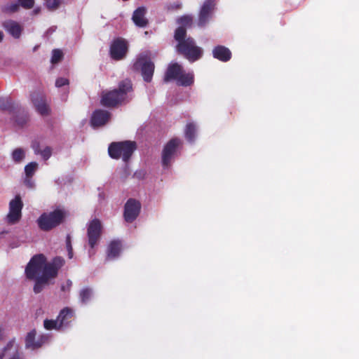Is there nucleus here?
Segmentation results:
<instances>
[{
	"mask_svg": "<svg viewBox=\"0 0 359 359\" xmlns=\"http://www.w3.org/2000/svg\"><path fill=\"white\" fill-rule=\"evenodd\" d=\"M65 260L60 257L54 258L52 262H47L46 257L38 254L32 257L25 270L27 278L34 280V292L40 293L46 285L55 279L58 270L64 265Z\"/></svg>",
	"mask_w": 359,
	"mask_h": 359,
	"instance_id": "1",
	"label": "nucleus"
},
{
	"mask_svg": "<svg viewBox=\"0 0 359 359\" xmlns=\"http://www.w3.org/2000/svg\"><path fill=\"white\" fill-rule=\"evenodd\" d=\"M194 18L191 15H185L177 19L179 25L175 32V39L178 41L177 50L183 54L189 60L195 61L199 59L201 50L195 45L194 41L188 38L185 39L186 29L192 26Z\"/></svg>",
	"mask_w": 359,
	"mask_h": 359,
	"instance_id": "2",
	"label": "nucleus"
},
{
	"mask_svg": "<svg viewBox=\"0 0 359 359\" xmlns=\"http://www.w3.org/2000/svg\"><path fill=\"white\" fill-rule=\"evenodd\" d=\"M132 88L131 82L128 80L120 83L118 89L104 92L102 95L101 104L105 107H114L125 100L126 93Z\"/></svg>",
	"mask_w": 359,
	"mask_h": 359,
	"instance_id": "3",
	"label": "nucleus"
},
{
	"mask_svg": "<svg viewBox=\"0 0 359 359\" xmlns=\"http://www.w3.org/2000/svg\"><path fill=\"white\" fill-rule=\"evenodd\" d=\"M171 80L176 81L178 85L187 86L193 83L194 76L191 73L185 72L179 64L172 63L168 66L164 77L166 82Z\"/></svg>",
	"mask_w": 359,
	"mask_h": 359,
	"instance_id": "4",
	"label": "nucleus"
},
{
	"mask_svg": "<svg viewBox=\"0 0 359 359\" xmlns=\"http://www.w3.org/2000/svg\"><path fill=\"white\" fill-rule=\"evenodd\" d=\"M65 217V211L55 210L43 213L36 220L39 227L43 231H50L60 225Z\"/></svg>",
	"mask_w": 359,
	"mask_h": 359,
	"instance_id": "5",
	"label": "nucleus"
},
{
	"mask_svg": "<svg viewBox=\"0 0 359 359\" xmlns=\"http://www.w3.org/2000/svg\"><path fill=\"white\" fill-rule=\"evenodd\" d=\"M135 149V142L126 141L111 143L109 147L108 152L112 158L118 159L122 158L124 161H127Z\"/></svg>",
	"mask_w": 359,
	"mask_h": 359,
	"instance_id": "6",
	"label": "nucleus"
},
{
	"mask_svg": "<svg viewBox=\"0 0 359 359\" xmlns=\"http://www.w3.org/2000/svg\"><path fill=\"white\" fill-rule=\"evenodd\" d=\"M134 69L141 72L145 81L150 82L151 81L154 71V64L151 60L147 53H144L139 55L134 64Z\"/></svg>",
	"mask_w": 359,
	"mask_h": 359,
	"instance_id": "7",
	"label": "nucleus"
},
{
	"mask_svg": "<svg viewBox=\"0 0 359 359\" xmlns=\"http://www.w3.org/2000/svg\"><path fill=\"white\" fill-rule=\"evenodd\" d=\"M23 203L20 195H17L9 203V212L6 215V221L8 224L18 223L22 217Z\"/></svg>",
	"mask_w": 359,
	"mask_h": 359,
	"instance_id": "8",
	"label": "nucleus"
},
{
	"mask_svg": "<svg viewBox=\"0 0 359 359\" xmlns=\"http://www.w3.org/2000/svg\"><path fill=\"white\" fill-rule=\"evenodd\" d=\"M181 145V140L177 138L170 140L164 147L162 153V163L163 166L168 167L175 156L177 148Z\"/></svg>",
	"mask_w": 359,
	"mask_h": 359,
	"instance_id": "9",
	"label": "nucleus"
},
{
	"mask_svg": "<svg viewBox=\"0 0 359 359\" xmlns=\"http://www.w3.org/2000/svg\"><path fill=\"white\" fill-rule=\"evenodd\" d=\"M102 225L100 220L95 219L90 222L88 227V238L90 246L93 248L100 239Z\"/></svg>",
	"mask_w": 359,
	"mask_h": 359,
	"instance_id": "10",
	"label": "nucleus"
},
{
	"mask_svg": "<svg viewBox=\"0 0 359 359\" xmlns=\"http://www.w3.org/2000/svg\"><path fill=\"white\" fill-rule=\"evenodd\" d=\"M140 203L135 199H129L125 205L124 218L126 222H132L138 216Z\"/></svg>",
	"mask_w": 359,
	"mask_h": 359,
	"instance_id": "11",
	"label": "nucleus"
},
{
	"mask_svg": "<svg viewBox=\"0 0 359 359\" xmlns=\"http://www.w3.org/2000/svg\"><path fill=\"white\" fill-rule=\"evenodd\" d=\"M128 46L125 40L118 39L115 40L110 48V54L113 59L121 60L123 59L127 53Z\"/></svg>",
	"mask_w": 359,
	"mask_h": 359,
	"instance_id": "12",
	"label": "nucleus"
},
{
	"mask_svg": "<svg viewBox=\"0 0 359 359\" xmlns=\"http://www.w3.org/2000/svg\"><path fill=\"white\" fill-rule=\"evenodd\" d=\"M36 332L33 330L27 333L25 338V346L27 348L36 349L41 347L48 339V337L40 335L36 339Z\"/></svg>",
	"mask_w": 359,
	"mask_h": 359,
	"instance_id": "13",
	"label": "nucleus"
},
{
	"mask_svg": "<svg viewBox=\"0 0 359 359\" xmlns=\"http://www.w3.org/2000/svg\"><path fill=\"white\" fill-rule=\"evenodd\" d=\"M32 102L40 114L46 116L49 114L50 109L43 95L34 93L32 95Z\"/></svg>",
	"mask_w": 359,
	"mask_h": 359,
	"instance_id": "14",
	"label": "nucleus"
},
{
	"mask_svg": "<svg viewBox=\"0 0 359 359\" xmlns=\"http://www.w3.org/2000/svg\"><path fill=\"white\" fill-rule=\"evenodd\" d=\"M110 118V114L104 110H96L92 116L91 124L95 127L104 126Z\"/></svg>",
	"mask_w": 359,
	"mask_h": 359,
	"instance_id": "15",
	"label": "nucleus"
},
{
	"mask_svg": "<svg viewBox=\"0 0 359 359\" xmlns=\"http://www.w3.org/2000/svg\"><path fill=\"white\" fill-rule=\"evenodd\" d=\"M213 57L223 62L229 61L231 58V51L226 46L218 45L212 50Z\"/></svg>",
	"mask_w": 359,
	"mask_h": 359,
	"instance_id": "16",
	"label": "nucleus"
},
{
	"mask_svg": "<svg viewBox=\"0 0 359 359\" xmlns=\"http://www.w3.org/2000/svg\"><path fill=\"white\" fill-rule=\"evenodd\" d=\"M4 28L15 39L20 37L23 27L14 20H6L3 23Z\"/></svg>",
	"mask_w": 359,
	"mask_h": 359,
	"instance_id": "17",
	"label": "nucleus"
},
{
	"mask_svg": "<svg viewBox=\"0 0 359 359\" xmlns=\"http://www.w3.org/2000/svg\"><path fill=\"white\" fill-rule=\"evenodd\" d=\"M216 6L217 0H205L203 2V26L212 19Z\"/></svg>",
	"mask_w": 359,
	"mask_h": 359,
	"instance_id": "18",
	"label": "nucleus"
},
{
	"mask_svg": "<svg viewBox=\"0 0 359 359\" xmlns=\"http://www.w3.org/2000/svg\"><path fill=\"white\" fill-rule=\"evenodd\" d=\"M147 10L144 7L137 8L133 15L132 20L136 26L145 27L148 24V20L146 18Z\"/></svg>",
	"mask_w": 359,
	"mask_h": 359,
	"instance_id": "19",
	"label": "nucleus"
},
{
	"mask_svg": "<svg viewBox=\"0 0 359 359\" xmlns=\"http://www.w3.org/2000/svg\"><path fill=\"white\" fill-rule=\"evenodd\" d=\"M74 316L73 309L65 307L60 312L57 319L61 329L69 325L71 318Z\"/></svg>",
	"mask_w": 359,
	"mask_h": 359,
	"instance_id": "20",
	"label": "nucleus"
},
{
	"mask_svg": "<svg viewBox=\"0 0 359 359\" xmlns=\"http://www.w3.org/2000/svg\"><path fill=\"white\" fill-rule=\"evenodd\" d=\"M121 250V244L119 241H114L110 243L107 249V258L114 259L117 257Z\"/></svg>",
	"mask_w": 359,
	"mask_h": 359,
	"instance_id": "21",
	"label": "nucleus"
},
{
	"mask_svg": "<svg viewBox=\"0 0 359 359\" xmlns=\"http://www.w3.org/2000/svg\"><path fill=\"white\" fill-rule=\"evenodd\" d=\"M0 109L12 113L15 109V103L8 97L0 98Z\"/></svg>",
	"mask_w": 359,
	"mask_h": 359,
	"instance_id": "22",
	"label": "nucleus"
},
{
	"mask_svg": "<svg viewBox=\"0 0 359 359\" xmlns=\"http://www.w3.org/2000/svg\"><path fill=\"white\" fill-rule=\"evenodd\" d=\"M12 160L15 163H21L25 158V150L22 148H16L11 153Z\"/></svg>",
	"mask_w": 359,
	"mask_h": 359,
	"instance_id": "23",
	"label": "nucleus"
},
{
	"mask_svg": "<svg viewBox=\"0 0 359 359\" xmlns=\"http://www.w3.org/2000/svg\"><path fill=\"white\" fill-rule=\"evenodd\" d=\"M81 302L86 304L93 297V290L89 287L82 289L79 293Z\"/></svg>",
	"mask_w": 359,
	"mask_h": 359,
	"instance_id": "24",
	"label": "nucleus"
},
{
	"mask_svg": "<svg viewBox=\"0 0 359 359\" xmlns=\"http://www.w3.org/2000/svg\"><path fill=\"white\" fill-rule=\"evenodd\" d=\"M196 135V126L190 123H188L185 129V135L188 141L192 142L195 138Z\"/></svg>",
	"mask_w": 359,
	"mask_h": 359,
	"instance_id": "25",
	"label": "nucleus"
},
{
	"mask_svg": "<svg viewBox=\"0 0 359 359\" xmlns=\"http://www.w3.org/2000/svg\"><path fill=\"white\" fill-rule=\"evenodd\" d=\"M38 169V163L36 162H31L25 167V176L32 177Z\"/></svg>",
	"mask_w": 359,
	"mask_h": 359,
	"instance_id": "26",
	"label": "nucleus"
},
{
	"mask_svg": "<svg viewBox=\"0 0 359 359\" xmlns=\"http://www.w3.org/2000/svg\"><path fill=\"white\" fill-rule=\"evenodd\" d=\"M19 8V4L18 3H11L8 4L1 7V11L5 13H13L17 12Z\"/></svg>",
	"mask_w": 359,
	"mask_h": 359,
	"instance_id": "27",
	"label": "nucleus"
},
{
	"mask_svg": "<svg viewBox=\"0 0 359 359\" xmlns=\"http://www.w3.org/2000/svg\"><path fill=\"white\" fill-rule=\"evenodd\" d=\"M44 327L46 330H61L60 326H59V323L57 319L56 320H45L43 323Z\"/></svg>",
	"mask_w": 359,
	"mask_h": 359,
	"instance_id": "28",
	"label": "nucleus"
},
{
	"mask_svg": "<svg viewBox=\"0 0 359 359\" xmlns=\"http://www.w3.org/2000/svg\"><path fill=\"white\" fill-rule=\"evenodd\" d=\"M46 6L50 11H55L62 4V0H44Z\"/></svg>",
	"mask_w": 359,
	"mask_h": 359,
	"instance_id": "29",
	"label": "nucleus"
},
{
	"mask_svg": "<svg viewBox=\"0 0 359 359\" xmlns=\"http://www.w3.org/2000/svg\"><path fill=\"white\" fill-rule=\"evenodd\" d=\"M63 57L62 52L59 49H55L52 52L51 63L57 64L59 62Z\"/></svg>",
	"mask_w": 359,
	"mask_h": 359,
	"instance_id": "30",
	"label": "nucleus"
},
{
	"mask_svg": "<svg viewBox=\"0 0 359 359\" xmlns=\"http://www.w3.org/2000/svg\"><path fill=\"white\" fill-rule=\"evenodd\" d=\"M19 6H22L25 9L32 8L34 5V0H18Z\"/></svg>",
	"mask_w": 359,
	"mask_h": 359,
	"instance_id": "31",
	"label": "nucleus"
},
{
	"mask_svg": "<svg viewBox=\"0 0 359 359\" xmlns=\"http://www.w3.org/2000/svg\"><path fill=\"white\" fill-rule=\"evenodd\" d=\"M40 154L44 160L48 159L52 154V149L49 147H45L41 150Z\"/></svg>",
	"mask_w": 359,
	"mask_h": 359,
	"instance_id": "32",
	"label": "nucleus"
},
{
	"mask_svg": "<svg viewBox=\"0 0 359 359\" xmlns=\"http://www.w3.org/2000/svg\"><path fill=\"white\" fill-rule=\"evenodd\" d=\"M69 81L65 78H58L55 81V86L57 88L62 87L65 85H68Z\"/></svg>",
	"mask_w": 359,
	"mask_h": 359,
	"instance_id": "33",
	"label": "nucleus"
},
{
	"mask_svg": "<svg viewBox=\"0 0 359 359\" xmlns=\"http://www.w3.org/2000/svg\"><path fill=\"white\" fill-rule=\"evenodd\" d=\"M32 177H27V176H25V180H24V183H25V184L28 188H30V189H32V188H34V181L32 180Z\"/></svg>",
	"mask_w": 359,
	"mask_h": 359,
	"instance_id": "34",
	"label": "nucleus"
},
{
	"mask_svg": "<svg viewBox=\"0 0 359 359\" xmlns=\"http://www.w3.org/2000/svg\"><path fill=\"white\" fill-rule=\"evenodd\" d=\"M67 251L72 250L70 237L69 236L67 237Z\"/></svg>",
	"mask_w": 359,
	"mask_h": 359,
	"instance_id": "35",
	"label": "nucleus"
},
{
	"mask_svg": "<svg viewBox=\"0 0 359 359\" xmlns=\"http://www.w3.org/2000/svg\"><path fill=\"white\" fill-rule=\"evenodd\" d=\"M33 149L34 151V153L36 154H40V151H41V149H40V147L39 144H36V145H34L33 146Z\"/></svg>",
	"mask_w": 359,
	"mask_h": 359,
	"instance_id": "36",
	"label": "nucleus"
},
{
	"mask_svg": "<svg viewBox=\"0 0 359 359\" xmlns=\"http://www.w3.org/2000/svg\"><path fill=\"white\" fill-rule=\"evenodd\" d=\"M27 118H24L20 121L16 120V122L18 123V125L23 126L27 122Z\"/></svg>",
	"mask_w": 359,
	"mask_h": 359,
	"instance_id": "37",
	"label": "nucleus"
},
{
	"mask_svg": "<svg viewBox=\"0 0 359 359\" xmlns=\"http://www.w3.org/2000/svg\"><path fill=\"white\" fill-rule=\"evenodd\" d=\"M4 332V327L0 325V339L3 337Z\"/></svg>",
	"mask_w": 359,
	"mask_h": 359,
	"instance_id": "38",
	"label": "nucleus"
},
{
	"mask_svg": "<svg viewBox=\"0 0 359 359\" xmlns=\"http://www.w3.org/2000/svg\"><path fill=\"white\" fill-rule=\"evenodd\" d=\"M68 257L69 259H72L73 257V252L72 250L68 251Z\"/></svg>",
	"mask_w": 359,
	"mask_h": 359,
	"instance_id": "39",
	"label": "nucleus"
},
{
	"mask_svg": "<svg viewBox=\"0 0 359 359\" xmlns=\"http://www.w3.org/2000/svg\"><path fill=\"white\" fill-rule=\"evenodd\" d=\"M4 39V34L1 31H0V42L3 40Z\"/></svg>",
	"mask_w": 359,
	"mask_h": 359,
	"instance_id": "40",
	"label": "nucleus"
},
{
	"mask_svg": "<svg viewBox=\"0 0 359 359\" xmlns=\"http://www.w3.org/2000/svg\"><path fill=\"white\" fill-rule=\"evenodd\" d=\"M39 8H38V9H35V10H34V11H33V13H34V14H37V13H39Z\"/></svg>",
	"mask_w": 359,
	"mask_h": 359,
	"instance_id": "41",
	"label": "nucleus"
},
{
	"mask_svg": "<svg viewBox=\"0 0 359 359\" xmlns=\"http://www.w3.org/2000/svg\"><path fill=\"white\" fill-rule=\"evenodd\" d=\"M67 284H68V289H69L72 285V282L70 280H68Z\"/></svg>",
	"mask_w": 359,
	"mask_h": 359,
	"instance_id": "42",
	"label": "nucleus"
},
{
	"mask_svg": "<svg viewBox=\"0 0 359 359\" xmlns=\"http://www.w3.org/2000/svg\"><path fill=\"white\" fill-rule=\"evenodd\" d=\"M53 31H54L53 29H50L48 30L47 33L48 34V33H52Z\"/></svg>",
	"mask_w": 359,
	"mask_h": 359,
	"instance_id": "43",
	"label": "nucleus"
},
{
	"mask_svg": "<svg viewBox=\"0 0 359 359\" xmlns=\"http://www.w3.org/2000/svg\"><path fill=\"white\" fill-rule=\"evenodd\" d=\"M4 358V354H0V359H3Z\"/></svg>",
	"mask_w": 359,
	"mask_h": 359,
	"instance_id": "44",
	"label": "nucleus"
},
{
	"mask_svg": "<svg viewBox=\"0 0 359 359\" xmlns=\"http://www.w3.org/2000/svg\"><path fill=\"white\" fill-rule=\"evenodd\" d=\"M62 290H65V286L62 287Z\"/></svg>",
	"mask_w": 359,
	"mask_h": 359,
	"instance_id": "45",
	"label": "nucleus"
}]
</instances>
